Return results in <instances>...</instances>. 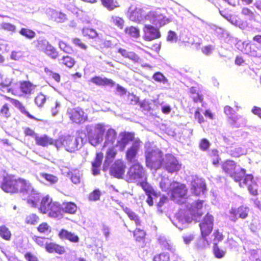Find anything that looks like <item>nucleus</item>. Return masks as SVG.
<instances>
[{
    "label": "nucleus",
    "mask_w": 261,
    "mask_h": 261,
    "mask_svg": "<svg viewBox=\"0 0 261 261\" xmlns=\"http://www.w3.org/2000/svg\"><path fill=\"white\" fill-rule=\"evenodd\" d=\"M107 126L103 123L89 125L86 126L87 135L89 142L93 146H96L102 142L105 136V147L115 146L114 143L117 138V133L112 128L106 129Z\"/></svg>",
    "instance_id": "f257e3e1"
},
{
    "label": "nucleus",
    "mask_w": 261,
    "mask_h": 261,
    "mask_svg": "<svg viewBox=\"0 0 261 261\" xmlns=\"http://www.w3.org/2000/svg\"><path fill=\"white\" fill-rule=\"evenodd\" d=\"M202 200L192 203L188 202L187 210L181 208L175 214V219L172 221L173 224L180 230L186 228L193 220H196L197 217L202 215Z\"/></svg>",
    "instance_id": "f03ea898"
},
{
    "label": "nucleus",
    "mask_w": 261,
    "mask_h": 261,
    "mask_svg": "<svg viewBox=\"0 0 261 261\" xmlns=\"http://www.w3.org/2000/svg\"><path fill=\"white\" fill-rule=\"evenodd\" d=\"M19 191L23 195L28 196V203L32 207H36L40 198L39 193L32 186L29 180L18 178Z\"/></svg>",
    "instance_id": "7ed1b4c3"
},
{
    "label": "nucleus",
    "mask_w": 261,
    "mask_h": 261,
    "mask_svg": "<svg viewBox=\"0 0 261 261\" xmlns=\"http://www.w3.org/2000/svg\"><path fill=\"white\" fill-rule=\"evenodd\" d=\"M162 152L155 147H149L145 151L146 166L156 170L163 165Z\"/></svg>",
    "instance_id": "20e7f679"
},
{
    "label": "nucleus",
    "mask_w": 261,
    "mask_h": 261,
    "mask_svg": "<svg viewBox=\"0 0 261 261\" xmlns=\"http://www.w3.org/2000/svg\"><path fill=\"white\" fill-rule=\"evenodd\" d=\"M222 166L223 171L229 174L236 182L242 181L246 175V170L241 168L240 166H237L233 161L227 160L223 163Z\"/></svg>",
    "instance_id": "39448f33"
},
{
    "label": "nucleus",
    "mask_w": 261,
    "mask_h": 261,
    "mask_svg": "<svg viewBox=\"0 0 261 261\" xmlns=\"http://www.w3.org/2000/svg\"><path fill=\"white\" fill-rule=\"evenodd\" d=\"M126 180L129 182H138L146 180V176L143 166L137 162L132 165L126 176Z\"/></svg>",
    "instance_id": "423d86ee"
},
{
    "label": "nucleus",
    "mask_w": 261,
    "mask_h": 261,
    "mask_svg": "<svg viewBox=\"0 0 261 261\" xmlns=\"http://www.w3.org/2000/svg\"><path fill=\"white\" fill-rule=\"evenodd\" d=\"M146 21H149L156 27H161L170 22V20L163 13L161 9L150 11L145 15Z\"/></svg>",
    "instance_id": "0eeeda50"
},
{
    "label": "nucleus",
    "mask_w": 261,
    "mask_h": 261,
    "mask_svg": "<svg viewBox=\"0 0 261 261\" xmlns=\"http://www.w3.org/2000/svg\"><path fill=\"white\" fill-rule=\"evenodd\" d=\"M2 189L6 192L15 193L19 191L18 179L14 176L2 175Z\"/></svg>",
    "instance_id": "6e6552de"
},
{
    "label": "nucleus",
    "mask_w": 261,
    "mask_h": 261,
    "mask_svg": "<svg viewBox=\"0 0 261 261\" xmlns=\"http://www.w3.org/2000/svg\"><path fill=\"white\" fill-rule=\"evenodd\" d=\"M214 218L212 215L207 213L203 220L199 224L202 239L199 240V243L202 242L203 245L205 244L204 238L208 236L212 230L213 227Z\"/></svg>",
    "instance_id": "1a4fd4ad"
},
{
    "label": "nucleus",
    "mask_w": 261,
    "mask_h": 261,
    "mask_svg": "<svg viewBox=\"0 0 261 261\" xmlns=\"http://www.w3.org/2000/svg\"><path fill=\"white\" fill-rule=\"evenodd\" d=\"M36 46L37 48L51 58L55 59L58 55V53L46 39L39 38L36 41Z\"/></svg>",
    "instance_id": "9d476101"
},
{
    "label": "nucleus",
    "mask_w": 261,
    "mask_h": 261,
    "mask_svg": "<svg viewBox=\"0 0 261 261\" xmlns=\"http://www.w3.org/2000/svg\"><path fill=\"white\" fill-rule=\"evenodd\" d=\"M66 114L72 122L77 124L83 123L87 119V114L79 107L68 108Z\"/></svg>",
    "instance_id": "9b49d317"
},
{
    "label": "nucleus",
    "mask_w": 261,
    "mask_h": 261,
    "mask_svg": "<svg viewBox=\"0 0 261 261\" xmlns=\"http://www.w3.org/2000/svg\"><path fill=\"white\" fill-rule=\"evenodd\" d=\"M177 186H174L170 191L171 197L175 202L181 204L186 201L187 189L184 185L177 182Z\"/></svg>",
    "instance_id": "f8f14e48"
},
{
    "label": "nucleus",
    "mask_w": 261,
    "mask_h": 261,
    "mask_svg": "<svg viewBox=\"0 0 261 261\" xmlns=\"http://www.w3.org/2000/svg\"><path fill=\"white\" fill-rule=\"evenodd\" d=\"M134 139H135L133 134L126 132L121 133L118 136L115 147H117L121 151H123L128 143L130 141L133 142Z\"/></svg>",
    "instance_id": "ddd939ff"
},
{
    "label": "nucleus",
    "mask_w": 261,
    "mask_h": 261,
    "mask_svg": "<svg viewBox=\"0 0 261 261\" xmlns=\"http://www.w3.org/2000/svg\"><path fill=\"white\" fill-rule=\"evenodd\" d=\"M191 192L195 195L198 196L201 194H204L206 191V186L202 178L197 176H193L191 181Z\"/></svg>",
    "instance_id": "4468645a"
},
{
    "label": "nucleus",
    "mask_w": 261,
    "mask_h": 261,
    "mask_svg": "<svg viewBox=\"0 0 261 261\" xmlns=\"http://www.w3.org/2000/svg\"><path fill=\"white\" fill-rule=\"evenodd\" d=\"M125 168V163L121 160H117L110 168V174L116 178H121L124 174Z\"/></svg>",
    "instance_id": "2eb2a0df"
},
{
    "label": "nucleus",
    "mask_w": 261,
    "mask_h": 261,
    "mask_svg": "<svg viewBox=\"0 0 261 261\" xmlns=\"http://www.w3.org/2000/svg\"><path fill=\"white\" fill-rule=\"evenodd\" d=\"M143 13V11L142 9L132 6L129 8L127 15L131 21L142 23L146 22L145 20V15Z\"/></svg>",
    "instance_id": "dca6fc26"
},
{
    "label": "nucleus",
    "mask_w": 261,
    "mask_h": 261,
    "mask_svg": "<svg viewBox=\"0 0 261 261\" xmlns=\"http://www.w3.org/2000/svg\"><path fill=\"white\" fill-rule=\"evenodd\" d=\"M164 166L166 170L170 173L177 172L180 169V165L177 159L171 154L166 155Z\"/></svg>",
    "instance_id": "f3484780"
},
{
    "label": "nucleus",
    "mask_w": 261,
    "mask_h": 261,
    "mask_svg": "<svg viewBox=\"0 0 261 261\" xmlns=\"http://www.w3.org/2000/svg\"><path fill=\"white\" fill-rule=\"evenodd\" d=\"M141 146V142L138 138L133 140L132 145L126 151V158L128 162H135L137 154Z\"/></svg>",
    "instance_id": "a211bd4d"
},
{
    "label": "nucleus",
    "mask_w": 261,
    "mask_h": 261,
    "mask_svg": "<svg viewBox=\"0 0 261 261\" xmlns=\"http://www.w3.org/2000/svg\"><path fill=\"white\" fill-rule=\"evenodd\" d=\"M249 212V208L248 207L241 206L237 209L232 208L229 212L228 217L229 219L233 222L237 221L238 218L242 219L246 218Z\"/></svg>",
    "instance_id": "6ab92c4d"
},
{
    "label": "nucleus",
    "mask_w": 261,
    "mask_h": 261,
    "mask_svg": "<svg viewBox=\"0 0 261 261\" xmlns=\"http://www.w3.org/2000/svg\"><path fill=\"white\" fill-rule=\"evenodd\" d=\"M139 184L148 196L146 199L147 203L149 205L152 206L153 203V200H156V199L158 198V192H155L146 180L141 181Z\"/></svg>",
    "instance_id": "aec40b11"
},
{
    "label": "nucleus",
    "mask_w": 261,
    "mask_h": 261,
    "mask_svg": "<svg viewBox=\"0 0 261 261\" xmlns=\"http://www.w3.org/2000/svg\"><path fill=\"white\" fill-rule=\"evenodd\" d=\"M143 30L144 38L146 41H151L161 36L159 29L150 24H145Z\"/></svg>",
    "instance_id": "412c9836"
},
{
    "label": "nucleus",
    "mask_w": 261,
    "mask_h": 261,
    "mask_svg": "<svg viewBox=\"0 0 261 261\" xmlns=\"http://www.w3.org/2000/svg\"><path fill=\"white\" fill-rule=\"evenodd\" d=\"M253 177L252 175L246 174L242 180L243 181L238 182L241 187H243L244 186H247L250 193L253 195H256L257 194V185L253 182Z\"/></svg>",
    "instance_id": "4be33fe9"
},
{
    "label": "nucleus",
    "mask_w": 261,
    "mask_h": 261,
    "mask_svg": "<svg viewBox=\"0 0 261 261\" xmlns=\"http://www.w3.org/2000/svg\"><path fill=\"white\" fill-rule=\"evenodd\" d=\"M80 141H82L81 138H74L69 136L64 137V148L69 152H73L77 149Z\"/></svg>",
    "instance_id": "5701e85b"
},
{
    "label": "nucleus",
    "mask_w": 261,
    "mask_h": 261,
    "mask_svg": "<svg viewBox=\"0 0 261 261\" xmlns=\"http://www.w3.org/2000/svg\"><path fill=\"white\" fill-rule=\"evenodd\" d=\"M241 51L250 56L254 57H261V48L257 47L254 44L243 42Z\"/></svg>",
    "instance_id": "b1692460"
},
{
    "label": "nucleus",
    "mask_w": 261,
    "mask_h": 261,
    "mask_svg": "<svg viewBox=\"0 0 261 261\" xmlns=\"http://www.w3.org/2000/svg\"><path fill=\"white\" fill-rule=\"evenodd\" d=\"M46 12L50 19L57 22L62 23L67 19L66 14L61 11L48 8L46 10Z\"/></svg>",
    "instance_id": "393cba45"
},
{
    "label": "nucleus",
    "mask_w": 261,
    "mask_h": 261,
    "mask_svg": "<svg viewBox=\"0 0 261 261\" xmlns=\"http://www.w3.org/2000/svg\"><path fill=\"white\" fill-rule=\"evenodd\" d=\"M117 152L116 147H109V149L106 152V158L103 165V170H107L109 168L110 165L115 159Z\"/></svg>",
    "instance_id": "a878e982"
},
{
    "label": "nucleus",
    "mask_w": 261,
    "mask_h": 261,
    "mask_svg": "<svg viewBox=\"0 0 261 261\" xmlns=\"http://www.w3.org/2000/svg\"><path fill=\"white\" fill-rule=\"evenodd\" d=\"M90 81L97 86H105L113 87L115 85V82L112 80L107 77L96 76L91 79Z\"/></svg>",
    "instance_id": "bb28decb"
},
{
    "label": "nucleus",
    "mask_w": 261,
    "mask_h": 261,
    "mask_svg": "<svg viewBox=\"0 0 261 261\" xmlns=\"http://www.w3.org/2000/svg\"><path fill=\"white\" fill-rule=\"evenodd\" d=\"M62 207L57 202H54L47 213L50 217L60 218L61 217Z\"/></svg>",
    "instance_id": "cd10ccee"
},
{
    "label": "nucleus",
    "mask_w": 261,
    "mask_h": 261,
    "mask_svg": "<svg viewBox=\"0 0 261 261\" xmlns=\"http://www.w3.org/2000/svg\"><path fill=\"white\" fill-rule=\"evenodd\" d=\"M103 160V154L101 152L96 153L94 161L92 163V173L94 175H98L100 172V168Z\"/></svg>",
    "instance_id": "c85d7f7f"
},
{
    "label": "nucleus",
    "mask_w": 261,
    "mask_h": 261,
    "mask_svg": "<svg viewBox=\"0 0 261 261\" xmlns=\"http://www.w3.org/2000/svg\"><path fill=\"white\" fill-rule=\"evenodd\" d=\"M53 202L52 199L49 196H46L43 197L39 205L40 211L43 213L46 214L48 212Z\"/></svg>",
    "instance_id": "c756f323"
},
{
    "label": "nucleus",
    "mask_w": 261,
    "mask_h": 261,
    "mask_svg": "<svg viewBox=\"0 0 261 261\" xmlns=\"http://www.w3.org/2000/svg\"><path fill=\"white\" fill-rule=\"evenodd\" d=\"M36 178L40 182H43L45 180L50 184H56L58 181L57 176L46 173H40L39 175L36 176Z\"/></svg>",
    "instance_id": "7c9ffc66"
},
{
    "label": "nucleus",
    "mask_w": 261,
    "mask_h": 261,
    "mask_svg": "<svg viewBox=\"0 0 261 261\" xmlns=\"http://www.w3.org/2000/svg\"><path fill=\"white\" fill-rule=\"evenodd\" d=\"M229 122L233 126L240 127L246 124V119L243 116L235 114L233 116H231Z\"/></svg>",
    "instance_id": "2f4dec72"
},
{
    "label": "nucleus",
    "mask_w": 261,
    "mask_h": 261,
    "mask_svg": "<svg viewBox=\"0 0 261 261\" xmlns=\"http://www.w3.org/2000/svg\"><path fill=\"white\" fill-rule=\"evenodd\" d=\"M174 186H177L176 182H171L168 178L165 177L161 178L160 182V187L163 191L169 193Z\"/></svg>",
    "instance_id": "473e14b6"
},
{
    "label": "nucleus",
    "mask_w": 261,
    "mask_h": 261,
    "mask_svg": "<svg viewBox=\"0 0 261 261\" xmlns=\"http://www.w3.org/2000/svg\"><path fill=\"white\" fill-rule=\"evenodd\" d=\"M35 141L37 145L42 146H47L49 144H53L54 140L46 135L35 136Z\"/></svg>",
    "instance_id": "72a5a7b5"
},
{
    "label": "nucleus",
    "mask_w": 261,
    "mask_h": 261,
    "mask_svg": "<svg viewBox=\"0 0 261 261\" xmlns=\"http://www.w3.org/2000/svg\"><path fill=\"white\" fill-rule=\"evenodd\" d=\"M59 236L61 239H65L74 243L78 242L79 241V238L77 235L64 229H62L59 232Z\"/></svg>",
    "instance_id": "f704fd0d"
},
{
    "label": "nucleus",
    "mask_w": 261,
    "mask_h": 261,
    "mask_svg": "<svg viewBox=\"0 0 261 261\" xmlns=\"http://www.w3.org/2000/svg\"><path fill=\"white\" fill-rule=\"evenodd\" d=\"M45 249L49 253L56 252L59 254H62L65 252L64 247L52 243L46 244Z\"/></svg>",
    "instance_id": "c9c22d12"
},
{
    "label": "nucleus",
    "mask_w": 261,
    "mask_h": 261,
    "mask_svg": "<svg viewBox=\"0 0 261 261\" xmlns=\"http://www.w3.org/2000/svg\"><path fill=\"white\" fill-rule=\"evenodd\" d=\"M12 80L10 78L6 77L0 83V90L3 92H12V89L10 87Z\"/></svg>",
    "instance_id": "e433bc0d"
},
{
    "label": "nucleus",
    "mask_w": 261,
    "mask_h": 261,
    "mask_svg": "<svg viewBox=\"0 0 261 261\" xmlns=\"http://www.w3.org/2000/svg\"><path fill=\"white\" fill-rule=\"evenodd\" d=\"M101 1L102 5L110 11L119 7V3L116 0H101Z\"/></svg>",
    "instance_id": "4c0bfd02"
},
{
    "label": "nucleus",
    "mask_w": 261,
    "mask_h": 261,
    "mask_svg": "<svg viewBox=\"0 0 261 261\" xmlns=\"http://www.w3.org/2000/svg\"><path fill=\"white\" fill-rule=\"evenodd\" d=\"M35 88V86L30 82H23L20 86L22 92L25 94H31Z\"/></svg>",
    "instance_id": "58836bf2"
},
{
    "label": "nucleus",
    "mask_w": 261,
    "mask_h": 261,
    "mask_svg": "<svg viewBox=\"0 0 261 261\" xmlns=\"http://www.w3.org/2000/svg\"><path fill=\"white\" fill-rule=\"evenodd\" d=\"M62 210L66 213L73 214L76 211V206L72 202H67L63 204Z\"/></svg>",
    "instance_id": "ea45409f"
},
{
    "label": "nucleus",
    "mask_w": 261,
    "mask_h": 261,
    "mask_svg": "<svg viewBox=\"0 0 261 261\" xmlns=\"http://www.w3.org/2000/svg\"><path fill=\"white\" fill-rule=\"evenodd\" d=\"M152 78L156 82L161 83L167 86L169 85L168 79L160 72H155L153 75Z\"/></svg>",
    "instance_id": "a19ab883"
},
{
    "label": "nucleus",
    "mask_w": 261,
    "mask_h": 261,
    "mask_svg": "<svg viewBox=\"0 0 261 261\" xmlns=\"http://www.w3.org/2000/svg\"><path fill=\"white\" fill-rule=\"evenodd\" d=\"M82 34L84 36H88L90 38L94 39L96 37H99V34L95 30L88 28H83L82 30Z\"/></svg>",
    "instance_id": "79ce46f5"
},
{
    "label": "nucleus",
    "mask_w": 261,
    "mask_h": 261,
    "mask_svg": "<svg viewBox=\"0 0 261 261\" xmlns=\"http://www.w3.org/2000/svg\"><path fill=\"white\" fill-rule=\"evenodd\" d=\"M110 22L111 24H114L118 28L122 29L124 24L123 19L117 16H112L110 19Z\"/></svg>",
    "instance_id": "37998d69"
},
{
    "label": "nucleus",
    "mask_w": 261,
    "mask_h": 261,
    "mask_svg": "<svg viewBox=\"0 0 261 261\" xmlns=\"http://www.w3.org/2000/svg\"><path fill=\"white\" fill-rule=\"evenodd\" d=\"M59 63L65 65L69 68H71L75 64V61L71 57L67 56L60 59Z\"/></svg>",
    "instance_id": "c03bdc74"
},
{
    "label": "nucleus",
    "mask_w": 261,
    "mask_h": 261,
    "mask_svg": "<svg viewBox=\"0 0 261 261\" xmlns=\"http://www.w3.org/2000/svg\"><path fill=\"white\" fill-rule=\"evenodd\" d=\"M19 34L29 39H32L36 36L35 32L26 28H22L19 31Z\"/></svg>",
    "instance_id": "a18cd8bd"
},
{
    "label": "nucleus",
    "mask_w": 261,
    "mask_h": 261,
    "mask_svg": "<svg viewBox=\"0 0 261 261\" xmlns=\"http://www.w3.org/2000/svg\"><path fill=\"white\" fill-rule=\"evenodd\" d=\"M39 217L35 214L27 215L25 218V223L30 225H36L39 221Z\"/></svg>",
    "instance_id": "49530a36"
},
{
    "label": "nucleus",
    "mask_w": 261,
    "mask_h": 261,
    "mask_svg": "<svg viewBox=\"0 0 261 261\" xmlns=\"http://www.w3.org/2000/svg\"><path fill=\"white\" fill-rule=\"evenodd\" d=\"M158 198L156 199V200L154 201L157 203L158 211L162 212V210H161V207L167 201L168 198L166 196L164 195L161 196V194L158 193Z\"/></svg>",
    "instance_id": "de8ad7c7"
},
{
    "label": "nucleus",
    "mask_w": 261,
    "mask_h": 261,
    "mask_svg": "<svg viewBox=\"0 0 261 261\" xmlns=\"http://www.w3.org/2000/svg\"><path fill=\"white\" fill-rule=\"evenodd\" d=\"M0 236L6 240H9L11 233L7 227L5 226H0Z\"/></svg>",
    "instance_id": "09e8293b"
},
{
    "label": "nucleus",
    "mask_w": 261,
    "mask_h": 261,
    "mask_svg": "<svg viewBox=\"0 0 261 261\" xmlns=\"http://www.w3.org/2000/svg\"><path fill=\"white\" fill-rule=\"evenodd\" d=\"M231 155L234 157H239L240 156L246 153V151L244 148L241 147H238L233 149H231L229 151Z\"/></svg>",
    "instance_id": "8fccbe9b"
},
{
    "label": "nucleus",
    "mask_w": 261,
    "mask_h": 261,
    "mask_svg": "<svg viewBox=\"0 0 261 261\" xmlns=\"http://www.w3.org/2000/svg\"><path fill=\"white\" fill-rule=\"evenodd\" d=\"M125 33L134 38H137L140 34L139 30L133 26L126 28Z\"/></svg>",
    "instance_id": "3c124183"
},
{
    "label": "nucleus",
    "mask_w": 261,
    "mask_h": 261,
    "mask_svg": "<svg viewBox=\"0 0 261 261\" xmlns=\"http://www.w3.org/2000/svg\"><path fill=\"white\" fill-rule=\"evenodd\" d=\"M125 212L127 214L130 219L134 220L135 222V223L137 225H139L140 224L141 221L140 219L134 212H132L130 210L127 208H126Z\"/></svg>",
    "instance_id": "603ef678"
},
{
    "label": "nucleus",
    "mask_w": 261,
    "mask_h": 261,
    "mask_svg": "<svg viewBox=\"0 0 261 261\" xmlns=\"http://www.w3.org/2000/svg\"><path fill=\"white\" fill-rule=\"evenodd\" d=\"M81 174L79 170H75L71 172V180L74 184L80 182Z\"/></svg>",
    "instance_id": "864d4df0"
},
{
    "label": "nucleus",
    "mask_w": 261,
    "mask_h": 261,
    "mask_svg": "<svg viewBox=\"0 0 261 261\" xmlns=\"http://www.w3.org/2000/svg\"><path fill=\"white\" fill-rule=\"evenodd\" d=\"M37 229L40 233L46 234H48L51 230V227L46 223H41L39 225Z\"/></svg>",
    "instance_id": "5fc2aeb1"
},
{
    "label": "nucleus",
    "mask_w": 261,
    "mask_h": 261,
    "mask_svg": "<svg viewBox=\"0 0 261 261\" xmlns=\"http://www.w3.org/2000/svg\"><path fill=\"white\" fill-rule=\"evenodd\" d=\"M46 99V96L42 93H40L36 97L35 99V102L38 107H41L44 104Z\"/></svg>",
    "instance_id": "6e6d98bb"
},
{
    "label": "nucleus",
    "mask_w": 261,
    "mask_h": 261,
    "mask_svg": "<svg viewBox=\"0 0 261 261\" xmlns=\"http://www.w3.org/2000/svg\"><path fill=\"white\" fill-rule=\"evenodd\" d=\"M213 250L215 256L218 258L223 257L226 253L225 251L219 248L218 245L216 244L214 246Z\"/></svg>",
    "instance_id": "4d7b16f0"
},
{
    "label": "nucleus",
    "mask_w": 261,
    "mask_h": 261,
    "mask_svg": "<svg viewBox=\"0 0 261 261\" xmlns=\"http://www.w3.org/2000/svg\"><path fill=\"white\" fill-rule=\"evenodd\" d=\"M44 71L48 76L53 78L57 82H60V75L58 73L53 72L47 67L45 68Z\"/></svg>",
    "instance_id": "13d9d810"
},
{
    "label": "nucleus",
    "mask_w": 261,
    "mask_h": 261,
    "mask_svg": "<svg viewBox=\"0 0 261 261\" xmlns=\"http://www.w3.org/2000/svg\"><path fill=\"white\" fill-rule=\"evenodd\" d=\"M134 236L136 241H141L144 238L145 233L144 230L137 228L134 232Z\"/></svg>",
    "instance_id": "bf43d9fd"
},
{
    "label": "nucleus",
    "mask_w": 261,
    "mask_h": 261,
    "mask_svg": "<svg viewBox=\"0 0 261 261\" xmlns=\"http://www.w3.org/2000/svg\"><path fill=\"white\" fill-rule=\"evenodd\" d=\"M1 28L7 31L15 32L16 31V26L8 22H3L1 24Z\"/></svg>",
    "instance_id": "052dcab7"
},
{
    "label": "nucleus",
    "mask_w": 261,
    "mask_h": 261,
    "mask_svg": "<svg viewBox=\"0 0 261 261\" xmlns=\"http://www.w3.org/2000/svg\"><path fill=\"white\" fill-rule=\"evenodd\" d=\"M14 104L22 113L25 114L30 118L34 119V117L25 110L24 107L19 101L15 100Z\"/></svg>",
    "instance_id": "680f3d73"
},
{
    "label": "nucleus",
    "mask_w": 261,
    "mask_h": 261,
    "mask_svg": "<svg viewBox=\"0 0 261 261\" xmlns=\"http://www.w3.org/2000/svg\"><path fill=\"white\" fill-rule=\"evenodd\" d=\"M154 261H169V255L167 253H163L155 256Z\"/></svg>",
    "instance_id": "e2e57ef3"
},
{
    "label": "nucleus",
    "mask_w": 261,
    "mask_h": 261,
    "mask_svg": "<svg viewBox=\"0 0 261 261\" xmlns=\"http://www.w3.org/2000/svg\"><path fill=\"white\" fill-rule=\"evenodd\" d=\"M242 14L247 16L249 20H253L254 19L255 15L254 13L247 8H243L242 9Z\"/></svg>",
    "instance_id": "0e129e2a"
},
{
    "label": "nucleus",
    "mask_w": 261,
    "mask_h": 261,
    "mask_svg": "<svg viewBox=\"0 0 261 261\" xmlns=\"http://www.w3.org/2000/svg\"><path fill=\"white\" fill-rule=\"evenodd\" d=\"M177 34L172 31H169L168 33L167 40L170 43H174L177 41Z\"/></svg>",
    "instance_id": "69168bd1"
},
{
    "label": "nucleus",
    "mask_w": 261,
    "mask_h": 261,
    "mask_svg": "<svg viewBox=\"0 0 261 261\" xmlns=\"http://www.w3.org/2000/svg\"><path fill=\"white\" fill-rule=\"evenodd\" d=\"M23 57V53L22 51H13L11 54V59L14 60H19Z\"/></svg>",
    "instance_id": "338daca9"
},
{
    "label": "nucleus",
    "mask_w": 261,
    "mask_h": 261,
    "mask_svg": "<svg viewBox=\"0 0 261 261\" xmlns=\"http://www.w3.org/2000/svg\"><path fill=\"white\" fill-rule=\"evenodd\" d=\"M210 145L209 141L206 139H202L199 143L200 148L203 151L207 150L209 148Z\"/></svg>",
    "instance_id": "774afa93"
}]
</instances>
